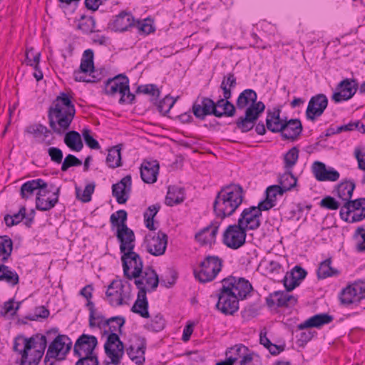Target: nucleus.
<instances>
[{
	"label": "nucleus",
	"mask_w": 365,
	"mask_h": 365,
	"mask_svg": "<svg viewBox=\"0 0 365 365\" xmlns=\"http://www.w3.org/2000/svg\"><path fill=\"white\" fill-rule=\"evenodd\" d=\"M159 164L157 160H143L140 166V178L148 184H153L157 181L159 173Z\"/></svg>",
	"instance_id": "obj_27"
},
{
	"label": "nucleus",
	"mask_w": 365,
	"mask_h": 365,
	"mask_svg": "<svg viewBox=\"0 0 365 365\" xmlns=\"http://www.w3.org/2000/svg\"><path fill=\"white\" fill-rule=\"evenodd\" d=\"M82 135L87 146L91 149H100L101 146L98 142L91 135V130L89 129H83Z\"/></svg>",
	"instance_id": "obj_57"
},
{
	"label": "nucleus",
	"mask_w": 365,
	"mask_h": 365,
	"mask_svg": "<svg viewBox=\"0 0 365 365\" xmlns=\"http://www.w3.org/2000/svg\"><path fill=\"white\" fill-rule=\"evenodd\" d=\"M247 231L238 223L229 225L222 235V242L229 248L237 250L243 246L246 241Z\"/></svg>",
	"instance_id": "obj_14"
},
{
	"label": "nucleus",
	"mask_w": 365,
	"mask_h": 365,
	"mask_svg": "<svg viewBox=\"0 0 365 365\" xmlns=\"http://www.w3.org/2000/svg\"><path fill=\"white\" fill-rule=\"evenodd\" d=\"M237 86V78L233 73H229L224 76L220 83V89L222 91L223 98L215 102V108H221L223 106L231 108L232 103L230 99L232 98V90Z\"/></svg>",
	"instance_id": "obj_17"
},
{
	"label": "nucleus",
	"mask_w": 365,
	"mask_h": 365,
	"mask_svg": "<svg viewBox=\"0 0 365 365\" xmlns=\"http://www.w3.org/2000/svg\"><path fill=\"white\" fill-rule=\"evenodd\" d=\"M264 109L265 105L264 103L256 101L246 108L245 116L257 121Z\"/></svg>",
	"instance_id": "obj_45"
},
{
	"label": "nucleus",
	"mask_w": 365,
	"mask_h": 365,
	"mask_svg": "<svg viewBox=\"0 0 365 365\" xmlns=\"http://www.w3.org/2000/svg\"><path fill=\"white\" fill-rule=\"evenodd\" d=\"M47 183L41 178L27 181L21 187V196L24 199H27L31 196L37 189L47 188Z\"/></svg>",
	"instance_id": "obj_31"
},
{
	"label": "nucleus",
	"mask_w": 365,
	"mask_h": 365,
	"mask_svg": "<svg viewBox=\"0 0 365 365\" xmlns=\"http://www.w3.org/2000/svg\"><path fill=\"white\" fill-rule=\"evenodd\" d=\"M221 282L216 308L225 315H233L239 309V300L247 298L253 289L252 286L247 279L233 276L223 279Z\"/></svg>",
	"instance_id": "obj_2"
},
{
	"label": "nucleus",
	"mask_w": 365,
	"mask_h": 365,
	"mask_svg": "<svg viewBox=\"0 0 365 365\" xmlns=\"http://www.w3.org/2000/svg\"><path fill=\"white\" fill-rule=\"evenodd\" d=\"M136 341V346L130 345L126 350L127 354L136 364L143 365L145 361L146 339L143 336H137Z\"/></svg>",
	"instance_id": "obj_28"
},
{
	"label": "nucleus",
	"mask_w": 365,
	"mask_h": 365,
	"mask_svg": "<svg viewBox=\"0 0 365 365\" xmlns=\"http://www.w3.org/2000/svg\"><path fill=\"white\" fill-rule=\"evenodd\" d=\"M340 217L341 220L349 223L365 219V197L345 202L341 208Z\"/></svg>",
	"instance_id": "obj_10"
},
{
	"label": "nucleus",
	"mask_w": 365,
	"mask_h": 365,
	"mask_svg": "<svg viewBox=\"0 0 365 365\" xmlns=\"http://www.w3.org/2000/svg\"><path fill=\"white\" fill-rule=\"evenodd\" d=\"M185 199L184 190L176 186H170L165 197V204L173 206L181 203Z\"/></svg>",
	"instance_id": "obj_33"
},
{
	"label": "nucleus",
	"mask_w": 365,
	"mask_h": 365,
	"mask_svg": "<svg viewBox=\"0 0 365 365\" xmlns=\"http://www.w3.org/2000/svg\"><path fill=\"white\" fill-rule=\"evenodd\" d=\"M299 158V150L297 147L292 148L284 157V168L287 170H291L293 166L297 163Z\"/></svg>",
	"instance_id": "obj_50"
},
{
	"label": "nucleus",
	"mask_w": 365,
	"mask_h": 365,
	"mask_svg": "<svg viewBox=\"0 0 365 365\" xmlns=\"http://www.w3.org/2000/svg\"><path fill=\"white\" fill-rule=\"evenodd\" d=\"M123 291L124 285L121 281H112L106 292V295L110 305L118 307L123 304Z\"/></svg>",
	"instance_id": "obj_25"
},
{
	"label": "nucleus",
	"mask_w": 365,
	"mask_h": 365,
	"mask_svg": "<svg viewBox=\"0 0 365 365\" xmlns=\"http://www.w3.org/2000/svg\"><path fill=\"white\" fill-rule=\"evenodd\" d=\"M0 281H5L11 286H14L19 283V277L16 271L4 264H0Z\"/></svg>",
	"instance_id": "obj_39"
},
{
	"label": "nucleus",
	"mask_w": 365,
	"mask_h": 365,
	"mask_svg": "<svg viewBox=\"0 0 365 365\" xmlns=\"http://www.w3.org/2000/svg\"><path fill=\"white\" fill-rule=\"evenodd\" d=\"M192 111L195 118L200 120H205L207 115L217 117L219 110L215 108V101L207 97H203L201 103L195 102L192 106Z\"/></svg>",
	"instance_id": "obj_22"
},
{
	"label": "nucleus",
	"mask_w": 365,
	"mask_h": 365,
	"mask_svg": "<svg viewBox=\"0 0 365 365\" xmlns=\"http://www.w3.org/2000/svg\"><path fill=\"white\" fill-rule=\"evenodd\" d=\"M135 280L141 281L147 292L155 291L160 282L158 275L151 267H146L140 277L135 279Z\"/></svg>",
	"instance_id": "obj_30"
},
{
	"label": "nucleus",
	"mask_w": 365,
	"mask_h": 365,
	"mask_svg": "<svg viewBox=\"0 0 365 365\" xmlns=\"http://www.w3.org/2000/svg\"><path fill=\"white\" fill-rule=\"evenodd\" d=\"M64 143L73 151L79 152L83 147L79 133L75 130L68 131L65 134Z\"/></svg>",
	"instance_id": "obj_35"
},
{
	"label": "nucleus",
	"mask_w": 365,
	"mask_h": 365,
	"mask_svg": "<svg viewBox=\"0 0 365 365\" xmlns=\"http://www.w3.org/2000/svg\"><path fill=\"white\" fill-rule=\"evenodd\" d=\"M350 286L352 288V292L356 294V296L359 297L360 301L365 298V282H355Z\"/></svg>",
	"instance_id": "obj_63"
},
{
	"label": "nucleus",
	"mask_w": 365,
	"mask_h": 365,
	"mask_svg": "<svg viewBox=\"0 0 365 365\" xmlns=\"http://www.w3.org/2000/svg\"><path fill=\"white\" fill-rule=\"evenodd\" d=\"M106 355L110 361H105V365H119L124 354V344L117 334H110L104 344Z\"/></svg>",
	"instance_id": "obj_13"
},
{
	"label": "nucleus",
	"mask_w": 365,
	"mask_h": 365,
	"mask_svg": "<svg viewBox=\"0 0 365 365\" xmlns=\"http://www.w3.org/2000/svg\"><path fill=\"white\" fill-rule=\"evenodd\" d=\"M41 53L35 52L34 48L27 50L26 52V61L27 65L33 66L35 70L38 69Z\"/></svg>",
	"instance_id": "obj_54"
},
{
	"label": "nucleus",
	"mask_w": 365,
	"mask_h": 365,
	"mask_svg": "<svg viewBox=\"0 0 365 365\" xmlns=\"http://www.w3.org/2000/svg\"><path fill=\"white\" fill-rule=\"evenodd\" d=\"M333 319V316L327 313L317 314L307 319L303 323L298 324L297 327L299 330L313 327L320 328L325 324L331 323Z\"/></svg>",
	"instance_id": "obj_29"
},
{
	"label": "nucleus",
	"mask_w": 365,
	"mask_h": 365,
	"mask_svg": "<svg viewBox=\"0 0 365 365\" xmlns=\"http://www.w3.org/2000/svg\"><path fill=\"white\" fill-rule=\"evenodd\" d=\"M72 347V341L64 334H58L48 346L43 363H60L64 360Z\"/></svg>",
	"instance_id": "obj_7"
},
{
	"label": "nucleus",
	"mask_w": 365,
	"mask_h": 365,
	"mask_svg": "<svg viewBox=\"0 0 365 365\" xmlns=\"http://www.w3.org/2000/svg\"><path fill=\"white\" fill-rule=\"evenodd\" d=\"M21 304V302H16L14 298L9 299L3 304L0 310V314L4 317H14L20 309Z\"/></svg>",
	"instance_id": "obj_44"
},
{
	"label": "nucleus",
	"mask_w": 365,
	"mask_h": 365,
	"mask_svg": "<svg viewBox=\"0 0 365 365\" xmlns=\"http://www.w3.org/2000/svg\"><path fill=\"white\" fill-rule=\"evenodd\" d=\"M60 193V187H58L53 192L54 198L51 200H45L39 196L36 198V208L41 211H48L56 205L58 202V197Z\"/></svg>",
	"instance_id": "obj_40"
},
{
	"label": "nucleus",
	"mask_w": 365,
	"mask_h": 365,
	"mask_svg": "<svg viewBox=\"0 0 365 365\" xmlns=\"http://www.w3.org/2000/svg\"><path fill=\"white\" fill-rule=\"evenodd\" d=\"M275 205H276V203L274 202V200L266 197L265 200L260 201L258 203V205L255 206V211L257 212L262 216V211L269 210L271 208H272Z\"/></svg>",
	"instance_id": "obj_62"
},
{
	"label": "nucleus",
	"mask_w": 365,
	"mask_h": 365,
	"mask_svg": "<svg viewBox=\"0 0 365 365\" xmlns=\"http://www.w3.org/2000/svg\"><path fill=\"white\" fill-rule=\"evenodd\" d=\"M262 216L255 211V206H250L242 210L237 220V223L245 230H256L261 226L260 217Z\"/></svg>",
	"instance_id": "obj_18"
},
{
	"label": "nucleus",
	"mask_w": 365,
	"mask_h": 365,
	"mask_svg": "<svg viewBox=\"0 0 365 365\" xmlns=\"http://www.w3.org/2000/svg\"><path fill=\"white\" fill-rule=\"evenodd\" d=\"M297 180L291 170H287L279 176V183L284 192L292 190L297 185Z\"/></svg>",
	"instance_id": "obj_43"
},
{
	"label": "nucleus",
	"mask_w": 365,
	"mask_h": 365,
	"mask_svg": "<svg viewBox=\"0 0 365 365\" xmlns=\"http://www.w3.org/2000/svg\"><path fill=\"white\" fill-rule=\"evenodd\" d=\"M75 114L72 96L64 92L60 93L48 110L50 128L58 135L63 134L69 128Z\"/></svg>",
	"instance_id": "obj_3"
},
{
	"label": "nucleus",
	"mask_w": 365,
	"mask_h": 365,
	"mask_svg": "<svg viewBox=\"0 0 365 365\" xmlns=\"http://www.w3.org/2000/svg\"><path fill=\"white\" fill-rule=\"evenodd\" d=\"M237 128L242 133H247L251 130L256 124V120L245 116H240L236 121Z\"/></svg>",
	"instance_id": "obj_52"
},
{
	"label": "nucleus",
	"mask_w": 365,
	"mask_h": 365,
	"mask_svg": "<svg viewBox=\"0 0 365 365\" xmlns=\"http://www.w3.org/2000/svg\"><path fill=\"white\" fill-rule=\"evenodd\" d=\"M168 238V235L160 230L158 232L149 233L145 237L143 245L150 255L161 256L166 250Z\"/></svg>",
	"instance_id": "obj_12"
},
{
	"label": "nucleus",
	"mask_w": 365,
	"mask_h": 365,
	"mask_svg": "<svg viewBox=\"0 0 365 365\" xmlns=\"http://www.w3.org/2000/svg\"><path fill=\"white\" fill-rule=\"evenodd\" d=\"M320 205L328 210H336L340 207V203L333 197L327 196L321 200Z\"/></svg>",
	"instance_id": "obj_60"
},
{
	"label": "nucleus",
	"mask_w": 365,
	"mask_h": 365,
	"mask_svg": "<svg viewBox=\"0 0 365 365\" xmlns=\"http://www.w3.org/2000/svg\"><path fill=\"white\" fill-rule=\"evenodd\" d=\"M94 185H87L83 191L82 195H81L79 193V189L76 188L77 198L80 199L83 202H89L91 200V195L94 191Z\"/></svg>",
	"instance_id": "obj_59"
},
{
	"label": "nucleus",
	"mask_w": 365,
	"mask_h": 365,
	"mask_svg": "<svg viewBox=\"0 0 365 365\" xmlns=\"http://www.w3.org/2000/svg\"><path fill=\"white\" fill-rule=\"evenodd\" d=\"M125 324V318L123 317H113L105 320L103 325L109 327L110 334H115V331L120 330Z\"/></svg>",
	"instance_id": "obj_51"
},
{
	"label": "nucleus",
	"mask_w": 365,
	"mask_h": 365,
	"mask_svg": "<svg viewBox=\"0 0 365 365\" xmlns=\"http://www.w3.org/2000/svg\"><path fill=\"white\" fill-rule=\"evenodd\" d=\"M327 106L328 98L326 95L319 93L313 96L310 98L306 110L307 119L314 121L324 113Z\"/></svg>",
	"instance_id": "obj_16"
},
{
	"label": "nucleus",
	"mask_w": 365,
	"mask_h": 365,
	"mask_svg": "<svg viewBox=\"0 0 365 365\" xmlns=\"http://www.w3.org/2000/svg\"><path fill=\"white\" fill-rule=\"evenodd\" d=\"M106 161L107 165L113 169L122 165L120 148L118 145L108 150Z\"/></svg>",
	"instance_id": "obj_42"
},
{
	"label": "nucleus",
	"mask_w": 365,
	"mask_h": 365,
	"mask_svg": "<svg viewBox=\"0 0 365 365\" xmlns=\"http://www.w3.org/2000/svg\"><path fill=\"white\" fill-rule=\"evenodd\" d=\"M105 93L108 96L120 94L119 103H125V96L126 91H129V79L125 74H118L113 78H110L104 83Z\"/></svg>",
	"instance_id": "obj_11"
},
{
	"label": "nucleus",
	"mask_w": 365,
	"mask_h": 365,
	"mask_svg": "<svg viewBox=\"0 0 365 365\" xmlns=\"http://www.w3.org/2000/svg\"><path fill=\"white\" fill-rule=\"evenodd\" d=\"M243 189L239 184H230L221 187L213 202L216 217L223 220L230 217L242 204Z\"/></svg>",
	"instance_id": "obj_4"
},
{
	"label": "nucleus",
	"mask_w": 365,
	"mask_h": 365,
	"mask_svg": "<svg viewBox=\"0 0 365 365\" xmlns=\"http://www.w3.org/2000/svg\"><path fill=\"white\" fill-rule=\"evenodd\" d=\"M266 197L268 199H271L274 200V202L276 203V197L277 195H283L284 191L282 188L279 185H273L269 186L266 190Z\"/></svg>",
	"instance_id": "obj_58"
},
{
	"label": "nucleus",
	"mask_w": 365,
	"mask_h": 365,
	"mask_svg": "<svg viewBox=\"0 0 365 365\" xmlns=\"http://www.w3.org/2000/svg\"><path fill=\"white\" fill-rule=\"evenodd\" d=\"M24 349L21 351L20 365H37L47 346L46 336L36 334L24 339Z\"/></svg>",
	"instance_id": "obj_6"
},
{
	"label": "nucleus",
	"mask_w": 365,
	"mask_h": 365,
	"mask_svg": "<svg viewBox=\"0 0 365 365\" xmlns=\"http://www.w3.org/2000/svg\"><path fill=\"white\" fill-rule=\"evenodd\" d=\"M97 344L98 340L95 336L83 334L78 338L74 344V355L78 357L96 355L94 353V349Z\"/></svg>",
	"instance_id": "obj_15"
},
{
	"label": "nucleus",
	"mask_w": 365,
	"mask_h": 365,
	"mask_svg": "<svg viewBox=\"0 0 365 365\" xmlns=\"http://www.w3.org/2000/svg\"><path fill=\"white\" fill-rule=\"evenodd\" d=\"M96 21L93 16H82L78 24V29L84 34H91L96 31Z\"/></svg>",
	"instance_id": "obj_47"
},
{
	"label": "nucleus",
	"mask_w": 365,
	"mask_h": 365,
	"mask_svg": "<svg viewBox=\"0 0 365 365\" xmlns=\"http://www.w3.org/2000/svg\"><path fill=\"white\" fill-rule=\"evenodd\" d=\"M136 93H143L159 97L160 91L155 84L141 85L137 88Z\"/></svg>",
	"instance_id": "obj_55"
},
{
	"label": "nucleus",
	"mask_w": 365,
	"mask_h": 365,
	"mask_svg": "<svg viewBox=\"0 0 365 365\" xmlns=\"http://www.w3.org/2000/svg\"><path fill=\"white\" fill-rule=\"evenodd\" d=\"M94 53L92 49L84 51L79 69L73 73L74 79L78 82L96 83L101 81V76H95Z\"/></svg>",
	"instance_id": "obj_9"
},
{
	"label": "nucleus",
	"mask_w": 365,
	"mask_h": 365,
	"mask_svg": "<svg viewBox=\"0 0 365 365\" xmlns=\"http://www.w3.org/2000/svg\"><path fill=\"white\" fill-rule=\"evenodd\" d=\"M249 349L243 344H236L228 349L225 353L226 357L230 359L232 362L237 361L239 359H243L245 356H252V354L248 353Z\"/></svg>",
	"instance_id": "obj_36"
},
{
	"label": "nucleus",
	"mask_w": 365,
	"mask_h": 365,
	"mask_svg": "<svg viewBox=\"0 0 365 365\" xmlns=\"http://www.w3.org/2000/svg\"><path fill=\"white\" fill-rule=\"evenodd\" d=\"M175 103V101L172 97L166 96L156 104L157 109L159 113L165 115L170 111Z\"/></svg>",
	"instance_id": "obj_53"
},
{
	"label": "nucleus",
	"mask_w": 365,
	"mask_h": 365,
	"mask_svg": "<svg viewBox=\"0 0 365 365\" xmlns=\"http://www.w3.org/2000/svg\"><path fill=\"white\" fill-rule=\"evenodd\" d=\"M135 26V20L130 12L123 11L113 17L108 24L109 29L115 32H124Z\"/></svg>",
	"instance_id": "obj_20"
},
{
	"label": "nucleus",
	"mask_w": 365,
	"mask_h": 365,
	"mask_svg": "<svg viewBox=\"0 0 365 365\" xmlns=\"http://www.w3.org/2000/svg\"><path fill=\"white\" fill-rule=\"evenodd\" d=\"M128 213L119 210L110 215L112 227H116V237L120 242V251L124 276L128 279L140 277L143 273V262L140 256L133 251L135 236L134 232L126 225Z\"/></svg>",
	"instance_id": "obj_1"
},
{
	"label": "nucleus",
	"mask_w": 365,
	"mask_h": 365,
	"mask_svg": "<svg viewBox=\"0 0 365 365\" xmlns=\"http://www.w3.org/2000/svg\"><path fill=\"white\" fill-rule=\"evenodd\" d=\"M78 358L75 365H99L97 355L83 356Z\"/></svg>",
	"instance_id": "obj_64"
},
{
	"label": "nucleus",
	"mask_w": 365,
	"mask_h": 365,
	"mask_svg": "<svg viewBox=\"0 0 365 365\" xmlns=\"http://www.w3.org/2000/svg\"><path fill=\"white\" fill-rule=\"evenodd\" d=\"M48 154L51 158V160L56 164L62 163L63 160V152L62 150L56 147H50L48 149Z\"/></svg>",
	"instance_id": "obj_61"
},
{
	"label": "nucleus",
	"mask_w": 365,
	"mask_h": 365,
	"mask_svg": "<svg viewBox=\"0 0 365 365\" xmlns=\"http://www.w3.org/2000/svg\"><path fill=\"white\" fill-rule=\"evenodd\" d=\"M13 250V242L7 236H0V264L6 262L11 255Z\"/></svg>",
	"instance_id": "obj_38"
},
{
	"label": "nucleus",
	"mask_w": 365,
	"mask_h": 365,
	"mask_svg": "<svg viewBox=\"0 0 365 365\" xmlns=\"http://www.w3.org/2000/svg\"><path fill=\"white\" fill-rule=\"evenodd\" d=\"M221 220H214L209 225L200 230L195 234V240L202 245L215 243Z\"/></svg>",
	"instance_id": "obj_24"
},
{
	"label": "nucleus",
	"mask_w": 365,
	"mask_h": 365,
	"mask_svg": "<svg viewBox=\"0 0 365 365\" xmlns=\"http://www.w3.org/2000/svg\"><path fill=\"white\" fill-rule=\"evenodd\" d=\"M331 258H328L319 264L317 269V277L319 279H326L327 277L337 276L339 271L331 266Z\"/></svg>",
	"instance_id": "obj_37"
},
{
	"label": "nucleus",
	"mask_w": 365,
	"mask_h": 365,
	"mask_svg": "<svg viewBox=\"0 0 365 365\" xmlns=\"http://www.w3.org/2000/svg\"><path fill=\"white\" fill-rule=\"evenodd\" d=\"M257 99V93L250 88L241 92L237 99L236 106L239 110L247 108L250 104L253 103Z\"/></svg>",
	"instance_id": "obj_34"
},
{
	"label": "nucleus",
	"mask_w": 365,
	"mask_h": 365,
	"mask_svg": "<svg viewBox=\"0 0 365 365\" xmlns=\"http://www.w3.org/2000/svg\"><path fill=\"white\" fill-rule=\"evenodd\" d=\"M341 303L345 306H349L352 304L359 303L360 299L354 292L350 285L343 289L340 294Z\"/></svg>",
	"instance_id": "obj_46"
},
{
	"label": "nucleus",
	"mask_w": 365,
	"mask_h": 365,
	"mask_svg": "<svg viewBox=\"0 0 365 365\" xmlns=\"http://www.w3.org/2000/svg\"><path fill=\"white\" fill-rule=\"evenodd\" d=\"M358 88L359 85L355 79L345 78L338 84L336 89L345 93L347 96L346 98H351L356 93Z\"/></svg>",
	"instance_id": "obj_41"
},
{
	"label": "nucleus",
	"mask_w": 365,
	"mask_h": 365,
	"mask_svg": "<svg viewBox=\"0 0 365 365\" xmlns=\"http://www.w3.org/2000/svg\"><path fill=\"white\" fill-rule=\"evenodd\" d=\"M355 189V183L352 180H346L339 183L336 187L337 197L345 202L352 201L353 192Z\"/></svg>",
	"instance_id": "obj_32"
},
{
	"label": "nucleus",
	"mask_w": 365,
	"mask_h": 365,
	"mask_svg": "<svg viewBox=\"0 0 365 365\" xmlns=\"http://www.w3.org/2000/svg\"><path fill=\"white\" fill-rule=\"evenodd\" d=\"M222 259L216 255H207L200 263V269L194 270L196 279L200 282L206 283L212 281L221 271Z\"/></svg>",
	"instance_id": "obj_8"
},
{
	"label": "nucleus",
	"mask_w": 365,
	"mask_h": 365,
	"mask_svg": "<svg viewBox=\"0 0 365 365\" xmlns=\"http://www.w3.org/2000/svg\"><path fill=\"white\" fill-rule=\"evenodd\" d=\"M26 207H21L17 213L13 215H6L4 216V221L7 227H12L20 223L24 218H26Z\"/></svg>",
	"instance_id": "obj_48"
},
{
	"label": "nucleus",
	"mask_w": 365,
	"mask_h": 365,
	"mask_svg": "<svg viewBox=\"0 0 365 365\" xmlns=\"http://www.w3.org/2000/svg\"><path fill=\"white\" fill-rule=\"evenodd\" d=\"M82 161L72 154H68L62 162L61 170L63 172L67 171L69 168L73 166H80Z\"/></svg>",
	"instance_id": "obj_56"
},
{
	"label": "nucleus",
	"mask_w": 365,
	"mask_h": 365,
	"mask_svg": "<svg viewBox=\"0 0 365 365\" xmlns=\"http://www.w3.org/2000/svg\"><path fill=\"white\" fill-rule=\"evenodd\" d=\"M165 327V320L160 313L155 315L150 323L147 324L145 327L152 331H160Z\"/></svg>",
	"instance_id": "obj_49"
},
{
	"label": "nucleus",
	"mask_w": 365,
	"mask_h": 365,
	"mask_svg": "<svg viewBox=\"0 0 365 365\" xmlns=\"http://www.w3.org/2000/svg\"><path fill=\"white\" fill-rule=\"evenodd\" d=\"M312 168L315 178L319 182H335L340 177L337 170L331 167L327 168L326 165L320 161H315L312 164Z\"/></svg>",
	"instance_id": "obj_23"
},
{
	"label": "nucleus",
	"mask_w": 365,
	"mask_h": 365,
	"mask_svg": "<svg viewBox=\"0 0 365 365\" xmlns=\"http://www.w3.org/2000/svg\"><path fill=\"white\" fill-rule=\"evenodd\" d=\"M297 302V298L289 294L287 291H275L266 298V303L269 307H272L275 304L279 307H289L296 304Z\"/></svg>",
	"instance_id": "obj_26"
},
{
	"label": "nucleus",
	"mask_w": 365,
	"mask_h": 365,
	"mask_svg": "<svg viewBox=\"0 0 365 365\" xmlns=\"http://www.w3.org/2000/svg\"><path fill=\"white\" fill-rule=\"evenodd\" d=\"M281 108H274L267 111L266 127L272 133H280L283 140L292 142L298 139L302 132V125L299 119L287 120L280 118Z\"/></svg>",
	"instance_id": "obj_5"
},
{
	"label": "nucleus",
	"mask_w": 365,
	"mask_h": 365,
	"mask_svg": "<svg viewBox=\"0 0 365 365\" xmlns=\"http://www.w3.org/2000/svg\"><path fill=\"white\" fill-rule=\"evenodd\" d=\"M131 189V175H127L118 182L112 185V195L115 197L118 204H125L130 197Z\"/></svg>",
	"instance_id": "obj_21"
},
{
	"label": "nucleus",
	"mask_w": 365,
	"mask_h": 365,
	"mask_svg": "<svg viewBox=\"0 0 365 365\" xmlns=\"http://www.w3.org/2000/svg\"><path fill=\"white\" fill-rule=\"evenodd\" d=\"M135 284L138 289V293L137 295V299L131 307L130 311L133 313L139 314L143 318H149V305L146 296L147 289L144 287L143 282L140 280H135Z\"/></svg>",
	"instance_id": "obj_19"
}]
</instances>
